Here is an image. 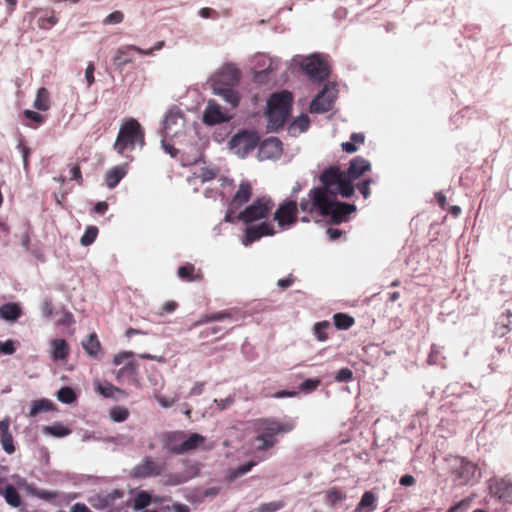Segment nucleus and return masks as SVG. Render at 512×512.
Instances as JSON below:
<instances>
[{
	"label": "nucleus",
	"mask_w": 512,
	"mask_h": 512,
	"mask_svg": "<svg viewBox=\"0 0 512 512\" xmlns=\"http://www.w3.org/2000/svg\"><path fill=\"white\" fill-rule=\"evenodd\" d=\"M0 429H1V444L2 448L7 452L8 454H12L15 451V447L13 444V437L12 434L9 432V420L4 419L0 421Z\"/></svg>",
	"instance_id": "nucleus-23"
},
{
	"label": "nucleus",
	"mask_w": 512,
	"mask_h": 512,
	"mask_svg": "<svg viewBox=\"0 0 512 512\" xmlns=\"http://www.w3.org/2000/svg\"><path fill=\"white\" fill-rule=\"evenodd\" d=\"M293 96L288 91L272 94L267 101L268 128L278 130L286 123L291 107Z\"/></svg>",
	"instance_id": "nucleus-7"
},
{
	"label": "nucleus",
	"mask_w": 512,
	"mask_h": 512,
	"mask_svg": "<svg viewBox=\"0 0 512 512\" xmlns=\"http://www.w3.org/2000/svg\"><path fill=\"white\" fill-rule=\"evenodd\" d=\"M490 494L499 500L512 501V481L508 479H492L489 481Z\"/></svg>",
	"instance_id": "nucleus-15"
},
{
	"label": "nucleus",
	"mask_w": 512,
	"mask_h": 512,
	"mask_svg": "<svg viewBox=\"0 0 512 512\" xmlns=\"http://www.w3.org/2000/svg\"><path fill=\"white\" fill-rule=\"evenodd\" d=\"M253 426L256 433L254 448L256 451L262 452L272 449L278 442V436L290 433L295 428V422L268 417L255 420Z\"/></svg>",
	"instance_id": "nucleus-4"
},
{
	"label": "nucleus",
	"mask_w": 512,
	"mask_h": 512,
	"mask_svg": "<svg viewBox=\"0 0 512 512\" xmlns=\"http://www.w3.org/2000/svg\"><path fill=\"white\" fill-rule=\"evenodd\" d=\"M23 114L26 119L33 121L36 124L34 127H36L38 124H41L44 121V117L38 112L32 110H25Z\"/></svg>",
	"instance_id": "nucleus-55"
},
{
	"label": "nucleus",
	"mask_w": 512,
	"mask_h": 512,
	"mask_svg": "<svg viewBox=\"0 0 512 512\" xmlns=\"http://www.w3.org/2000/svg\"><path fill=\"white\" fill-rule=\"evenodd\" d=\"M129 416V411L125 407L116 406L110 410V417L115 422H123Z\"/></svg>",
	"instance_id": "nucleus-45"
},
{
	"label": "nucleus",
	"mask_w": 512,
	"mask_h": 512,
	"mask_svg": "<svg viewBox=\"0 0 512 512\" xmlns=\"http://www.w3.org/2000/svg\"><path fill=\"white\" fill-rule=\"evenodd\" d=\"M183 118L181 111L174 107L170 109L163 120V128L166 135H169L172 132V127L178 123L179 120Z\"/></svg>",
	"instance_id": "nucleus-30"
},
{
	"label": "nucleus",
	"mask_w": 512,
	"mask_h": 512,
	"mask_svg": "<svg viewBox=\"0 0 512 512\" xmlns=\"http://www.w3.org/2000/svg\"><path fill=\"white\" fill-rule=\"evenodd\" d=\"M21 314V307L17 303H6L0 307V317L4 320L15 321Z\"/></svg>",
	"instance_id": "nucleus-28"
},
{
	"label": "nucleus",
	"mask_w": 512,
	"mask_h": 512,
	"mask_svg": "<svg viewBox=\"0 0 512 512\" xmlns=\"http://www.w3.org/2000/svg\"><path fill=\"white\" fill-rule=\"evenodd\" d=\"M283 507H284L283 501L264 503L258 507L257 512H275Z\"/></svg>",
	"instance_id": "nucleus-48"
},
{
	"label": "nucleus",
	"mask_w": 512,
	"mask_h": 512,
	"mask_svg": "<svg viewBox=\"0 0 512 512\" xmlns=\"http://www.w3.org/2000/svg\"><path fill=\"white\" fill-rule=\"evenodd\" d=\"M220 331H222V327H220V326L208 327V328L202 330L200 332L199 336H200V338H206L210 335H215V334L219 333Z\"/></svg>",
	"instance_id": "nucleus-61"
},
{
	"label": "nucleus",
	"mask_w": 512,
	"mask_h": 512,
	"mask_svg": "<svg viewBox=\"0 0 512 512\" xmlns=\"http://www.w3.org/2000/svg\"><path fill=\"white\" fill-rule=\"evenodd\" d=\"M255 465H256L255 461H250L243 465H240L237 468L230 470L229 473L227 474L226 478L230 482L234 481L235 479H237V478L243 476L244 474H246L247 472H249Z\"/></svg>",
	"instance_id": "nucleus-37"
},
{
	"label": "nucleus",
	"mask_w": 512,
	"mask_h": 512,
	"mask_svg": "<svg viewBox=\"0 0 512 512\" xmlns=\"http://www.w3.org/2000/svg\"><path fill=\"white\" fill-rule=\"evenodd\" d=\"M330 329L331 324L329 321L326 320L315 323L313 327V331L316 338L321 342H324L329 338L328 330Z\"/></svg>",
	"instance_id": "nucleus-38"
},
{
	"label": "nucleus",
	"mask_w": 512,
	"mask_h": 512,
	"mask_svg": "<svg viewBox=\"0 0 512 512\" xmlns=\"http://www.w3.org/2000/svg\"><path fill=\"white\" fill-rule=\"evenodd\" d=\"M39 22H40L39 26L41 28H48V27L54 26L57 23V18L55 16H50L47 18H41L39 20Z\"/></svg>",
	"instance_id": "nucleus-63"
},
{
	"label": "nucleus",
	"mask_w": 512,
	"mask_h": 512,
	"mask_svg": "<svg viewBox=\"0 0 512 512\" xmlns=\"http://www.w3.org/2000/svg\"><path fill=\"white\" fill-rule=\"evenodd\" d=\"M229 120V116L214 100H209L203 114V121L208 125H215Z\"/></svg>",
	"instance_id": "nucleus-17"
},
{
	"label": "nucleus",
	"mask_w": 512,
	"mask_h": 512,
	"mask_svg": "<svg viewBox=\"0 0 512 512\" xmlns=\"http://www.w3.org/2000/svg\"><path fill=\"white\" fill-rule=\"evenodd\" d=\"M205 442V437L198 433H192L187 437L185 434V438H183V443L181 444L182 454L196 450Z\"/></svg>",
	"instance_id": "nucleus-26"
},
{
	"label": "nucleus",
	"mask_w": 512,
	"mask_h": 512,
	"mask_svg": "<svg viewBox=\"0 0 512 512\" xmlns=\"http://www.w3.org/2000/svg\"><path fill=\"white\" fill-rule=\"evenodd\" d=\"M98 235V228L96 226H89L82 235L80 242L83 246L91 245Z\"/></svg>",
	"instance_id": "nucleus-44"
},
{
	"label": "nucleus",
	"mask_w": 512,
	"mask_h": 512,
	"mask_svg": "<svg viewBox=\"0 0 512 512\" xmlns=\"http://www.w3.org/2000/svg\"><path fill=\"white\" fill-rule=\"evenodd\" d=\"M124 496L123 491L114 489L107 494H99L90 498L89 503L95 509H108L115 505L116 501Z\"/></svg>",
	"instance_id": "nucleus-16"
},
{
	"label": "nucleus",
	"mask_w": 512,
	"mask_h": 512,
	"mask_svg": "<svg viewBox=\"0 0 512 512\" xmlns=\"http://www.w3.org/2000/svg\"><path fill=\"white\" fill-rule=\"evenodd\" d=\"M136 145L140 147L145 145V133L140 123L130 118L121 124L113 147L118 154L129 157V153L135 149Z\"/></svg>",
	"instance_id": "nucleus-6"
},
{
	"label": "nucleus",
	"mask_w": 512,
	"mask_h": 512,
	"mask_svg": "<svg viewBox=\"0 0 512 512\" xmlns=\"http://www.w3.org/2000/svg\"><path fill=\"white\" fill-rule=\"evenodd\" d=\"M439 355H440L439 347L436 345H432L431 351L428 356V363L429 364H440Z\"/></svg>",
	"instance_id": "nucleus-57"
},
{
	"label": "nucleus",
	"mask_w": 512,
	"mask_h": 512,
	"mask_svg": "<svg viewBox=\"0 0 512 512\" xmlns=\"http://www.w3.org/2000/svg\"><path fill=\"white\" fill-rule=\"evenodd\" d=\"M337 382H348L353 379V371L349 368H341L334 377Z\"/></svg>",
	"instance_id": "nucleus-51"
},
{
	"label": "nucleus",
	"mask_w": 512,
	"mask_h": 512,
	"mask_svg": "<svg viewBox=\"0 0 512 512\" xmlns=\"http://www.w3.org/2000/svg\"><path fill=\"white\" fill-rule=\"evenodd\" d=\"M263 152L269 151L272 155L281 153V142L277 138L265 140L261 145Z\"/></svg>",
	"instance_id": "nucleus-42"
},
{
	"label": "nucleus",
	"mask_w": 512,
	"mask_h": 512,
	"mask_svg": "<svg viewBox=\"0 0 512 512\" xmlns=\"http://www.w3.org/2000/svg\"><path fill=\"white\" fill-rule=\"evenodd\" d=\"M252 185L249 181H242L235 194L233 195L231 201L228 205V210L225 216V221L232 222L233 214L235 211L244 206L252 197Z\"/></svg>",
	"instance_id": "nucleus-12"
},
{
	"label": "nucleus",
	"mask_w": 512,
	"mask_h": 512,
	"mask_svg": "<svg viewBox=\"0 0 512 512\" xmlns=\"http://www.w3.org/2000/svg\"><path fill=\"white\" fill-rule=\"evenodd\" d=\"M333 97H331L326 88L323 89L318 95L312 100L310 104V111L312 113H324L332 109Z\"/></svg>",
	"instance_id": "nucleus-20"
},
{
	"label": "nucleus",
	"mask_w": 512,
	"mask_h": 512,
	"mask_svg": "<svg viewBox=\"0 0 512 512\" xmlns=\"http://www.w3.org/2000/svg\"><path fill=\"white\" fill-rule=\"evenodd\" d=\"M45 434L52 435L55 437H64L71 433V430L61 423H54L51 426H45L43 429Z\"/></svg>",
	"instance_id": "nucleus-40"
},
{
	"label": "nucleus",
	"mask_w": 512,
	"mask_h": 512,
	"mask_svg": "<svg viewBox=\"0 0 512 512\" xmlns=\"http://www.w3.org/2000/svg\"><path fill=\"white\" fill-rule=\"evenodd\" d=\"M18 148L20 149V151L22 153L23 164H24V168L26 169L28 166V157L30 155V149L26 145H24L22 142H20L18 144Z\"/></svg>",
	"instance_id": "nucleus-62"
},
{
	"label": "nucleus",
	"mask_w": 512,
	"mask_h": 512,
	"mask_svg": "<svg viewBox=\"0 0 512 512\" xmlns=\"http://www.w3.org/2000/svg\"><path fill=\"white\" fill-rule=\"evenodd\" d=\"M5 501L12 507H19L21 505V497L16 488L11 485H5V491L3 493Z\"/></svg>",
	"instance_id": "nucleus-34"
},
{
	"label": "nucleus",
	"mask_w": 512,
	"mask_h": 512,
	"mask_svg": "<svg viewBox=\"0 0 512 512\" xmlns=\"http://www.w3.org/2000/svg\"><path fill=\"white\" fill-rule=\"evenodd\" d=\"M155 399L163 408H169L172 407L179 400V396L176 394L173 397H165L161 394H156Z\"/></svg>",
	"instance_id": "nucleus-50"
},
{
	"label": "nucleus",
	"mask_w": 512,
	"mask_h": 512,
	"mask_svg": "<svg viewBox=\"0 0 512 512\" xmlns=\"http://www.w3.org/2000/svg\"><path fill=\"white\" fill-rule=\"evenodd\" d=\"M94 71H95V66L92 62H90L85 70V78H86L88 87H90L95 81Z\"/></svg>",
	"instance_id": "nucleus-58"
},
{
	"label": "nucleus",
	"mask_w": 512,
	"mask_h": 512,
	"mask_svg": "<svg viewBox=\"0 0 512 512\" xmlns=\"http://www.w3.org/2000/svg\"><path fill=\"white\" fill-rule=\"evenodd\" d=\"M258 142L259 137L255 132L241 131L231 138L230 146L237 155L244 157L255 149Z\"/></svg>",
	"instance_id": "nucleus-11"
},
{
	"label": "nucleus",
	"mask_w": 512,
	"mask_h": 512,
	"mask_svg": "<svg viewBox=\"0 0 512 512\" xmlns=\"http://www.w3.org/2000/svg\"><path fill=\"white\" fill-rule=\"evenodd\" d=\"M113 363L121 366L115 373L119 383L139 385V364L134 360V354L124 351L114 356Z\"/></svg>",
	"instance_id": "nucleus-8"
},
{
	"label": "nucleus",
	"mask_w": 512,
	"mask_h": 512,
	"mask_svg": "<svg viewBox=\"0 0 512 512\" xmlns=\"http://www.w3.org/2000/svg\"><path fill=\"white\" fill-rule=\"evenodd\" d=\"M304 72L315 81H324L329 76L328 63L319 55H312L303 63Z\"/></svg>",
	"instance_id": "nucleus-13"
},
{
	"label": "nucleus",
	"mask_w": 512,
	"mask_h": 512,
	"mask_svg": "<svg viewBox=\"0 0 512 512\" xmlns=\"http://www.w3.org/2000/svg\"><path fill=\"white\" fill-rule=\"evenodd\" d=\"M133 48L134 45H123L115 51L112 63L116 70L122 72L127 64L133 62Z\"/></svg>",
	"instance_id": "nucleus-19"
},
{
	"label": "nucleus",
	"mask_w": 512,
	"mask_h": 512,
	"mask_svg": "<svg viewBox=\"0 0 512 512\" xmlns=\"http://www.w3.org/2000/svg\"><path fill=\"white\" fill-rule=\"evenodd\" d=\"M95 388H96V391L105 398H117L116 394H118L122 397L127 396V393L123 389L118 388L111 383L103 384V383L98 382L95 384Z\"/></svg>",
	"instance_id": "nucleus-25"
},
{
	"label": "nucleus",
	"mask_w": 512,
	"mask_h": 512,
	"mask_svg": "<svg viewBox=\"0 0 512 512\" xmlns=\"http://www.w3.org/2000/svg\"><path fill=\"white\" fill-rule=\"evenodd\" d=\"M124 19V14L121 11H114L110 13L104 20L103 24H118L121 23Z\"/></svg>",
	"instance_id": "nucleus-52"
},
{
	"label": "nucleus",
	"mask_w": 512,
	"mask_h": 512,
	"mask_svg": "<svg viewBox=\"0 0 512 512\" xmlns=\"http://www.w3.org/2000/svg\"><path fill=\"white\" fill-rule=\"evenodd\" d=\"M274 220L281 228H289L298 220V205L295 200H284L273 214Z\"/></svg>",
	"instance_id": "nucleus-10"
},
{
	"label": "nucleus",
	"mask_w": 512,
	"mask_h": 512,
	"mask_svg": "<svg viewBox=\"0 0 512 512\" xmlns=\"http://www.w3.org/2000/svg\"><path fill=\"white\" fill-rule=\"evenodd\" d=\"M52 358L54 360H64L69 355V345L64 339H54L51 341Z\"/></svg>",
	"instance_id": "nucleus-24"
},
{
	"label": "nucleus",
	"mask_w": 512,
	"mask_h": 512,
	"mask_svg": "<svg viewBox=\"0 0 512 512\" xmlns=\"http://www.w3.org/2000/svg\"><path fill=\"white\" fill-rule=\"evenodd\" d=\"M177 307H178V304L175 301H167L162 306L160 314L162 315L164 313H171V312L175 311L177 309Z\"/></svg>",
	"instance_id": "nucleus-64"
},
{
	"label": "nucleus",
	"mask_w": 512,
	"mask_h": 512,
	"mask_svg": "<svg viewBox=\"0 0 512 512\" xmlns=\"http://www.w3.org/2000/svg\"><path fill=\"white\" fill-rule=\"evenodd\" d=\"M233 316H234L233 310H225V311L215 312V313H211V314H206V315L202 316L201 319L195 325H200V324L213 322V321H221V320H225V319L232 320Z\"/></svg>",
	"instance_id": "nucleus-32"
},
{
	"label": "nucleus",
	"mask_w": 512,
	"mask_h": 512,
	"mask_svg": "<svg viewBox=\"0 0 512 512\" xmlns=\"http://www.w3.org/2000/svg\"><path fill=\"white\" fill-rule=\"evenodd\" d=\"M127 174V165H119L107 171L105 176V183L107 187L114 188Z\"/></svg>",
	"instance_id": "nucleus-22"
},
{
	"label": "nucleus",
	"mask_w": 512,
	"mask_h": 512,
	"mask_svg": "<svg viewBox=\"0 0 512 512\" xmlns=\"http://www.w3.org/2000/svg\"><path fill=\"white\" fill-rule=\"evenodd\" d=\"M167 464L165 461L146 456L142 461L135 465L130 475L135 479H146L151 477H164V484L167 486H177L188 482L199 474L197 464H188L186 468L179 473H166Z\"/></svg>",
	"instance_id": "nucleus-3"
},
{
	"label": "nucleus",
	"mask_w": 512,
	"mask_h": 512,
	"mask_svg": "<svg viewBox=\"0 0 512 512\" xmlns=\"http://www.w3.org/2000/svg\"><path fill=\"white\" fill-rule=\"evenodd\" d=\"M177 275L181 280L186 282H199L204 278L202 270L196 268L191 263L180 266L177 270Z\"/></svg>",
	"instance_id": "nucleus-21"
},
{
	"label": "nucleus",
	"mask_w": 512,
	"mask_h": 512,
	"mask_svg": "<svg viewBox=\"0 0 512 512\" xmlns=\"http://www.w3.org/2000/svg\"><path fill=\"white\" fill-rule=\"evenodd\" d=\"M53 409V403L47 399L35 400L31 404L29 412L30 417H35L39 413L50 411Z\"/></svg>",
	"instance_id": "nucleus-35"
},
{
	"label": "nucleus",
	"mask_w": 512,
	"mask_h": 512,
	"mask_svg": "<svg viewBox=\"0 0 512 512\" xmlns=\"http://www.w3.org/2000/svg\"><path fill=\"white\" fill-rule=\"evenodd\" d=\"M373 179H365L357 184V188L365 199L370 196V185L373 183Z\"/></svg>",
	"instance_id": "nucleus-54"
},
{
	"label": "nucleus",
	"mask_w": 512,
	"mask_h": 512,
	"mask_svg": "<svg viewBox=\"0 0 512 512\" xmlns=\"http://www.w3.org/2000/svg\"><path fill=\"white\" fill-rule=\"evenodd\" d=\"M183 438H185L184 431L166 432L162 436L164 448L172 454H182L181 444L183 443Z\"/></svg>",
	"instance_id": "nucleus-18"
},
{
	"label": "nucleus",
	"mask_w": 512,
	"mask_h": 512,
	"mask_svg": "<svg viewBox=\"0 0 512 512\" xmlns=\"http://www.w3.org/2000/svg\"><path fill=\"white\" fill-rule=\"evenodd\" d=\"M42 314L45 318H51L53 315V303L51 300H45L42 304Z\"/></svg>",
	"instance_id": "nucleus-59"
},
{
	"label": "nucleus",
	"mask_w": 512,
	"mask_h": 512,
	"mask_svg": "<svg viewBox=\"0 0 512 512\" xmlns=\"http://www.w3.org/2000/svg\"><path fill=\"white\" fill-rule=\"evenodd\" d=\"M321 381L320 379H306L302 382L301 384V390L305 391V392H311L315 389L318 388V386L320 385Z\"/></svg>",
	"instance_id": "nucleus-53"
},
{
	"label": "nucleus",
	"mask_w": 512,
	"mask_h": 512,
	"mask_svg": "<svg viewBox=\"0 0 512 512\" xmlns=\"http://www.w3.org/2000/svg\"><path fill=\"white\" fill-rule=\"evenodd\" d=\"M376 496L372 491H366L360 502L358 503L355 512H372L376 509Z\"/></svg>",
	"instance_id": "nucleus-29"
},
{
	"label": "nucleus",
	"mask_w": 512,
	"mask_h": 512,
	"mask_svg": "<svg viewBox=\"0 0 512 512\" xmlns=\"http://www.w3.org/2000/svg\"><path fill=\"white\" fill-rule=\"evenodd\" d=\"M275 234L274 227L269 222H261L256 225H249L245 229V235L242 239V243L245 246L252 244L253 242L261 239L264 236H272Z\"/></svg>",
	"instance_id": "nucleus-14"
},
{
	"label": "nucleus",
	"mask_w": 512,
	"mask_h": 512,
	"mask_svg": "<svg viewBox=\"0 0 512 512\" xmlns=\"http://www.w3.org/2000/svg\"><path fill=\"white\" fill-rule=\"evenodd\" d=\"M274 206L271 197L262 196L240 211L236 218L244 224H251L258 220L267 219Z\"/></svg>",
	"instance_id": "nucleus-9"
},
{
	"label": "nucleus",
	"mask_w": 512,
	"mask_h": 512,
	"mask_svg": "<svg viewBox=\"0 0 512 512\" xmlns=\"http://www.w3.org/2000/svg\"><path fill=\"white\" fill-rule=\"evenodd\" d=\"M83 348L90 356L98 357L101 352V344L95 333L90 334L87 340L83 342Z\"/></svg>",
	"instance_id": "nucleus-31"
},
{
	"label": "nucleus",
	"mask_w": 512,
	"mask_h": 512,
	"mask_svg": "<svg viewBox=\"0 0 512 512\" xmlns=\"http://www.w3.org/2000/svg\"><path fill=\"white\" fill-rule=\"evenodd\" d=\"M56 314L59 315V318L56 321L57 325L70 326L75 322L73 314L65 309L57 312Z\"/></svg>",
	"instance_id": "nucleus-46"
},
{
	"label": "nucleus",
	"mask_w": 512,
	"mask_h": 512,
	"mask_svg": "<svg viewBox=\"0 0 512 512\" xmlns=\"http://www.w3.org/2000/svg\"><path fill=\"white\" fill-rule=\"evenodd\" d=\"M337 186L316 187L309 191L308 198L302 199L299 206L303 212H319L322 216H330L334 224L347 220L349 214L356 210V206L336 200Z\"/></svg>",
	"instance_id": "nucleus-1"
},
{
	"label": "nucleus",
	"mask_w": 512,
	"mask_h": 512,
	"mask_svg": "<svg viewBox=\"0 0 512 512\" xmlns=\"http://www.w3.org/2000/svg\"><path fill=\"white\" fill-rule=\"evenodd\" d=\"M15 352L14 342L12 340H7L6 342L0 341V354H13Z\"/></svg>",
	"instance_id": "nucleus-56"
},
{
	"label": "nucleus",
	"mask_w": 512,
	"mask_h": 512,
	"mask_svg": "<svg viewBox=\"0 0 512 512\" xmlns=\"http://www.w3.org/2000/svg\"><path fill=\"white\" fill-rule=\"evenodd\" d=\"M510 331H512V313L507 311L498 317L495 332L500 337H503Z\"/></svg>",
	"instance_id": "nucleus-27"
},
{
	"label": "nucleus",
	"mask_w": 512,
	"mask_h": 512,
	"mask_svg": "<svg viewBox=\"0 0 512 512\" xmlns=\"http://www.w3.org/2000/svg\"><path fill=\"white\" fill-rule=\"evenodd\" d=\"M151 503V495L146 491L138 492L133 500L134 510H141L149 506Z\"/></svg>",
	"instance_id": "nucleus-41"
},
{
	"label": "nucleus",
	"mask_w": 512,
	"mask_h": 512,
	"mask_svg": "<svg viewBox=\"0 0 512 512\" xmlns=\"http://www.w3.org/2000/svg\"><path fill=\"white\" fill-rule=\"evenodd\" d=\"M34 107L40 111H47L50 108V93L45 87L38 90Z\"/></svg>",
	"instance_id": "nucleus-33"
},
{
	"label": "nucleus",
	"mask_w": 512,
	"mask_h": 512,
	"mask_svg": "<svg viewBox=\"0 0 512 512\" xmlns=\"http://www.w3.org/2000/svg\"><path fill=\"white\" fill-rule=\"evenodd\" d=\"M70 179L77 181L79 184L82 183V174H81L80 167L78 165L71 167Z\"/></svg>",
	"instance_id": "nucleus-60"
},
{
	"label": "nucleus",
	"mask_w": 512,
	"mask_h": 512,
	"mask_svg": "<svg viewBox=\"0 0 512 512\" xmlns=\"http://www.w3.org/2000/svg\"><path fill=\"white\" fill-rule=\"evenodd\" d=\"M218 175V169H212L204 167L200 170V173L198 174V178H200L201 182H207L214 178H216Z\"/></svg>",
	"instance_id": "nucleus-49"
},
{
	"label": "nucleus",
	"mask_w": 512,
	"mask_h": 512,
	"mask_svg": "<svg viewBox=\"0 0 512 512\" xmlns=\"http://www.w3.org/2000/svg\"><path fill=\"white\" fill-rule=\"evenodd\" d=\"M310 124L309 118L307 115H301L296 118L292 123L293 129H298L299 132H304L308 129Z\"/></svg>",
	"instance_id": "nucleus-47"
},
{
	"label": "nucleus",
	"mask_w": 512,
	"mask_h": 512,
	"mask_svg": "<svg viewBox=\"0 0 512 512\" xmlns=\"http://www.w3.org/2000/svg\"><path fill=\"white\" fill-rule=\"evenodd\" d=\"M370 170V162L365 158L358 156L350 161L347 171H342L337 166L325 169L320 175V181L322 185L337 186V192H339L342 197L349 198L355 191V187L352 182Z\"/></svg>",
	"instance_id": "nucleus-2"
},
{
	"label": "nucleus",
	"mask_w": 512,
	"mask_h": 512,
	"mask_svg": "<svg viewBox=\"0 0 512 512\" xmlns=\"http://www.w3.org/2000/svg\"><path fill=\"white\" fill-rule=\"evenodd\" d=\"M346 499V493L337 487H332L326 492V501L331 507H335L340 501Z\"/></svg>",
	"instance_id": "nucleus-39"
},
{
	"label": "nucleus",
	"mask_w": 512,
	"mask_h": 512,
	"mask_svg": "<svg viewBox=\"0 0 512 512\" xmlns=\"http://www.w3.org/2000/svg\"><path fill=\"white\" fill-rule=\"evenodd\" d=\"M240 71L233 64H226L212 77V89L214 94L223 98L231 108H235L240 100L234 87L240 81Z\"/></svg>",
	"instance_id": "nucleus-5"
},
{
	"label": "nucleus",
	"mask_w": 512,
	"mask_h": 512,
	"mask_svg": "<svg viewBox=\"0 0 512 512\" xmlns=\"http://www.w3.org/2000/svg\"><path fill=\"white\" fill-rule=\"evenodd\" d=\"M333 320L335 327L340 330H347L355 323L354 318L345 313L334 314Z\"/></svg>",
	"instance_id": "nucleus-36"
},
{
	"label": "nucleus",
	"mask_w": 512,
	"mask_h": 512,
	"mask_svg": "<svg viewBox=\"0 0 512 512\" xmlns=\"http://www.w3.org/2000/svg\"><path fill=\"white\" fill-rule=\"evenodd\" d=\"M57 398L62 403L71 404L76 400V393L70 387H62L57 393Z\"/></svg>",
	"instance_id": "nucleus-43"
}]
</instances>
